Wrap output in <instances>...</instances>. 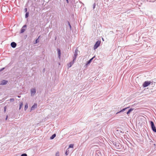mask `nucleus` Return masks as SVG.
<instances>
[{
	"label": "nucleus",
	"mask_w": 156,
	"mask_h": 156,
	"mask_svg": "<svg viewBox=\"0 0 156 156\" xmlns=\"http://www.w3.org/2000/svg\"><path fill=\"white\" fill-rule=\"evenodd\" d=\"M23 105V104L22 102L20 103L19 109H21V108L22 107Z\"/></svg>",
	"instance_id": "nucleus-16"
},
{
	"label": "nucleus",
	"mask_w": 156,
	"mask_h": 156,
	"mask_svg": "<svg viewBox=\"0 0 156 156\" xmlns=\"http://www.w3.org/2000/svg\"><path fill=\"white\" fill-rule=\"evenodd\" d=\"M151 83V82L148 81H146L143 84L144 87H146L149 85Z\"/></svg>",
	"instance_id": "nucleus-4"
},
{
	"label": "nucleus",
	"mask_w": 156,
	"mask_h": 156,
	"mask_svg": "<svg viewBox=\"0 0 156 156\" xmlns=\"http://www.w3.org/2000/svg\"><path fill=\"white\" fill-rule=\"evenodd\" d=\"M57 51L58 52V57L59 58H60L61 55V50L59 49H58Z\"/></svg>",
	"instance_id": "nucleus-8"
},
{
	"label": "nucleus",
	"mask_w": 156,
	"mask_h": 156,
	"mask_svg": "<svg viewBox=\"0 0 156 156\" xmlns=\"http://www.w3.org/2000/svg\"><path fill=\"white\" fill-rule=\"evenodd\" d=\"M36 93V90L35 89H32L31 90V95L34 94Z\"/></svg>",
	"instance_id": "nucleus-10"
},
{
	"label": "nucleus",
	"mask_w": 156,
	"mask_h": 156,
	"mask_svg": "<svg viewBox=\"0 0 156 156\" xmlns=\"http://www.w3.org/2000/svg\"><path fill=\"white\" fill-rule=\"evenodd\" d=\"M74 59L73 60V62H71L69 63L68 64V66L69 67V68L71 67L72 65L73 64L74 61Z\"/></svg>",
	"instance_id": "nucleus-11"
},
{
	"label": "nucleus",
	"mask_w": 156,
	"mask_h": 156,
	"mask_svg": "<svg viewBox=\"0 0 156 156\" xmlns=\"http://www.w3.org/2000/svg\"><path fill=\"white\" fill-rule=\"evenodd\" d=\"M78 50L77 48H76L75 51V52L73 58H76L77 56L78 55Z\"/></svg>",
	"instance_id": "nucleus-3"
},
{
	"label": "nucleus",
	"mask_w": 156,
	"mask_h": 156,
	"mask_svg": "<svg viewBox=\"0 0 156 156\" xmlns=\"http://www.w3.org/2000/svg\"><path fill=\"white\" fill-rule=\"evenodd\" d=\"M95 3H94L93 5V9H94L95 8Z\"/></svg>",
	"instance_id": "nucleus-26"
},
{
	"label": "nucleus",
	"mask_w": 156,
	"mask_h": 156,
	"mask_svg": "<svg viewBox=\"0 0 156 156\" xmlns=\"http://www.w3.org/2000/svg\"><path fill=\"white\" fill-rule=\"evenodd\" d=\"M68 152H69V150H68V151L66 150V151L65 153V154L66 155H67L68 154V153H69Z\"/></svg>",
	"instance_id": "nucleus-23"
},
{
	"label": "nucleus",
	"mask_w": 156,
	"mask_h": 156,
	"mask_svg": "<svg viewBox=\"0 0 156 156\" xmlns=\"http://www.w3.org/2000/svg\"><path fill=\"white\" fill-rule=\"evenodd\" d=\"M68 24L70 27V30H71V24H70V23L69 21H68Z\"/></svg>",
	"instance_id": "nucleus-18"
},
{
	"label": "nucleus",
	"mask_w": 156,
	"mask_h": 156,
	"mask_svg": "<svg viewBox=\"0 0 156 156\" xmlns=\"http://www.w3.org/2000/svg\"><path fill=\"white\" fill-rule=\"evenodd\" d=\"M66 0L67 2V3H69V0Z\"/></svg>",
	"instance_id": "nucleus-29"
},
{
	"label": "nucleus",
	"mask_w": 156,
	"mask_h": 156,
	"mask_svg": "<svg viewBox=\"0 0 156 156\" xmlns=\"http://www.w3.org/2000/svg\"><path fill=\"white\" fill-rule=\"evenodd\" d=\"M101 41H97L95 44L94 46V49H97L99 46L100 44Z\"/></svg>",
	"instance_id": "nucleus-1"
},
{
	"label": "nucleus",
	"mask_w": 156,
	"mask_h": 156,
	"mask_svg": "<svg viewBox=\"0 0 156 156\" xmlns=\"http://www.w3.org/2000/svg\"><path fill=\"white\" fill-rule=\"evenodd\" d=\"M8 116H6V120H7L8 119Z\"/></svg>",
	"instance_id": "nucleus-30"
},
{
	"label": "nucleus",
	"mask_w": 156,
	"mask_h": 156,
	"mask_svg": "<svg viewBox=\"0 0 156 156\" xmlns=\"http://www.w3.org/2000/svg\"><path fill=\"white\" fill-rule=\"evenodd\" d=\"M28 107V105L27 104H26L25 105V108H24L25 110H26L27 108Z\"/></svg>",
	"instance_id": "nucleus-17"
},
{
	"label": "nucleus",
	"mask_w": 156,
	"mask_h": 156,
	"mask_svg": "<svg viewBox=\"0 0 156 156\" xmlns=\"http://www.w3.org/2000/svg\"><path fill=\"white\" fill-rule=\"evenodd\" d=\"M6 106H5L4 108V112H5L6 111Z\"/></svg>",
	"instance_id": "nucleus-25"
},
{
	"label": "nucleus",
	"mask_w": 156,
	"mask_h": 156,
	"mask_svg": "<svg viewBox=\"0 0 156 156\" xmlns=\"http://www.w3.org/2000/svg\"><path fill=\"white\" fill-rule=\"evenodd\" d=\"M74 145L73 144H71L69 145V148H73Z\"/></svg>",
	"instance_id": "nucleus-20"
},
{
	"label": "nucleus",
	"mask_w": 156,
	"mask_h": 156,
	"mask_svg": "<svg viewBox=\"0 0 156 156\" xmlns=\"http://www.w3.org/2000/svg\"><path fill=\"white\" fill-rule=\"evenodd\" d=\"M21 156H27V155L26 154H23L21 155Z\"/></svg>",
	"instance_id": "nucleus-24"
},
{
	"label": "nucleus",
	"mask_w": 156,
	"mask_h": 156,
	"mask_svg": "<svg viewBox=\"0 0 156 156\" xmlns=\"http://www.w3.org/2000/svg\"><path fill=\"white\" fill-rule=\"evenodd\" d=\"M26 27L27 25H24L21 29L20 33H22L24 32L25 30V28H26Z\"/></svg>",
	"instance_id": "nucleus-5"
},
{
	"label": "nucleus",
	"mask_w": 156,
	"mask_h": 156,
	"mask_svg": "<svg viewBox=\"0 0 156 156\" xmlns=\"http://www.w3.org/2000/svg\"><path fill=\"white\" fill-rule=\"evenodd\" d=\"M93 59H90V60L88 61V62H87V63L86 64V65H87L88 64H89L90 62H91L92 60Z\"/></svg>",
	"instance_id": "nucleus-21"
},
{
	"label": "nucleus",
	"mask_w": 156,
	"mask_h": 156,
	"mask_svg": "<svg viewBox=\"0 0 156 156\" xmlns=\"http://www.w3.org/2000/svg\"><path fill=\"white\" fill-rule=\"evenodd\" d=\"M10 101H14V99L13 98H11L10 99Z\"/></svg>",
	"instance_id": "nucleus-27"
},
{
	"label": "nucleus",
	"mask_w": 156,
	"mask_h": 156,
	"mask_svg": "<svg viewBox=\"0 0 156 156\" xmlns=\"http://www.w3.org/2000/svg\"><path fill=\"white\" fill-rule=\"evenodd\" d=\"M129 108V107H127V108H123V109H122V110H121V111H120V112H117L116 114H117V113H119V112H123V111H125L126 109H127V108Z\"/></svg>",
	"instance_id": "nucleus-15"
},
{
	"label": "nucleus",
	"mask_w": 156,
	"mask_h": 156,
	"mask_svg": "<svg viewBox=\"0 0 156 156\" xmlns=\"http://www.w3.org/2000/svg\"><path fill=\"white\" fill-rule=\"evenodd\" d=\"M39 37H40V36H39L38 37V38L37 39H36V41H35V44H37L39 42L38 38H39Z\"/></svg>",
	"instance_id": "nucleus-19"
},
{
	"label": "nucleus",
	"mask_w": 156,
	"mask_h": 156,
	"mask_svg": "<svg viewBox=\"0 0 156 156\" xmlns=\"http://www.w3.org/2000/svg\"><path fill=\"white\" fill-rule=\"evenodd\" d=\"M8 82V81L7 80H3L1 81V82L0 85H3L6 84Z\"/></svg>",
	"instance_id": "nucleus-6"
},
{
	"label": "nucleus",
	"mask_w": 156,
	"mask_h": 156,
	"mask_svg": "<svg viewBox=\"0 0 156 156\" xmlns=\"http://www.w3.org/2000/svg\"><path fill=\"white\" fill-rule=\"evenodd\" d=\"M94 57H95V56L92 57L91 58H92V59L94 58Z\"/></svg>",
	"instance_id": "nucleus-31"
},
{
	"label": "nucleus",
	"mask_w": 156,
	"mask_h": 156,
	"mask_svg": "<svg viewBox=\"0 0 156 156\" xmlns=\"http://www.w3.org/2000/svg\"><path fill=\"white\" fill-rule=\"evenodd\" d=\"M24 10H25V12H26L27 11V8H25V9H24Z\"/></svg>",
	"instance_id": "nucleus-28"
},
{
	"label": "nucleus",
	"mask_w": 156,
	"mask_h": 156,
	"mask_svg": "<svg viewBox=\"0 0 156 156\" xmlns=\"http://www.w3.org/2000/svg\"><path fill=\"white\" fill-rule=\"evenodd\" d=\"M134 109L133 108H130L127 112V114H128L130 113V112H132Z\"/></svg>",
	"instance_id": "nucleus-12"
},
{
	"label": "nucleus",
	"mask_w": 156,
	"mask_h": 156,
	"mask_svg": "<svg viewBox=\"0 0 156 156\" xmlns=\"http://www.w3.org/2000/svg\"><path fill=\"white\" fill-rule=\"evenodd\" d=\"M18 97L19 98H20V96H18Z\"/></svg>",
	"instance_id": "nucleus-33"
},
{
	"label": "nucleus",
	"mask_w": 156,
	"mask_h": 156,
	"mask_svg": "<svg viewBox=\"0 0 156 156\" xmlns=\"http://www.w3.org/2000/svg\"><path fill=\"white\" fill-rule=\"evenodd\" d=\"M37 106V104H34V105L32 107L31 110H34L35 108H36Z\"/></svg>",
	"instance_id": "nucleus-9"
},
{
	"label": "nucleus",
	"mask_w": 156,
	"mask_h": 156,
	"mask_svg": "<svg viewBox=\"0 0 156 156\" xmlns=\"http://www.w3.org/2000/svg\"><path fill=\"white\" fill-rule=\"evenodd\" d=\"M102 40L103 41H104V39L103 38H102Z\"/></svg>",
	"instance_id": "nucleus-32"
},
{
	"label": "nucleus",
	"mask_w": 156,
	"mask_h": 156,
	"mask_svg": "<svg viewBox=\"0 0 156 156\" xmlns=\"http://www.w3.org/2000/svg\"><path fill=\"white\" fill-rule=\"evenodd\" d=\"M150 124H151V127L153 131L155 132H156V129L154 122L152 121H151Z\"/></svg>",
	"instance_id": "nucleus-2"
},
{
	"label": "nucleus",
	"mask_w": 156,
	"mask_h": 156,
	"mask_svg": "<svg viewBox=\"0 0 156 156\" xmlns=\"http://www.w3.org/2000/svg\"><path fill=\"white\" fill-rule=\"evenodd\" d=\"M55 136L56 134H54L51 137L50 139H53L55 137Z\"/></svg>",
	"instance_id": "nucleus-14"
},
{
	"label": "nucleus",
	"mask_w": 156,
	"mask_h": 156,
	"mask_svg": "<svg viewBox=\"0 0 156 156\" xmlns=\"http://www.w3.org/2000/svg\"><path fill=\"white\" fill-rule=\"evenodd\" d=\"M55 156H59V153L58 152H57L56 153Z\"/></svg>",
	"instance_id": "nucleus-22"
},
{
	"label": "nucleus",
	"mask_w": 156,
	"mask_h": 156,
	"mask_svg": "<svg viewBox=\"0 0 156 156\" xmlns=\"http://www.w3.org/2000/svg\"><path fill=\"white\" fill-rule=\"evenodd\" d=\"M29 12H26L25 14V18H28V17L29 16Z\"/></svg>",
	"instance_id": "nucleus-13"
},
{
	"label": "nucleus",
	"mask_w": 156,
	"mask_h": 156,
	"mask_svg": "<svg viewBox=\"0 0 156 156\" xmlns=\"http://www.w3.org/2000/svg\"><path fill=\"white\" fill-rule=\"evenodd\" d=\"M11 46L13 48H15L16 46V44L14 42H12L11 44Z\"/></svg>",
	"instance_id": "nucleus-7"
}]
</instances>
